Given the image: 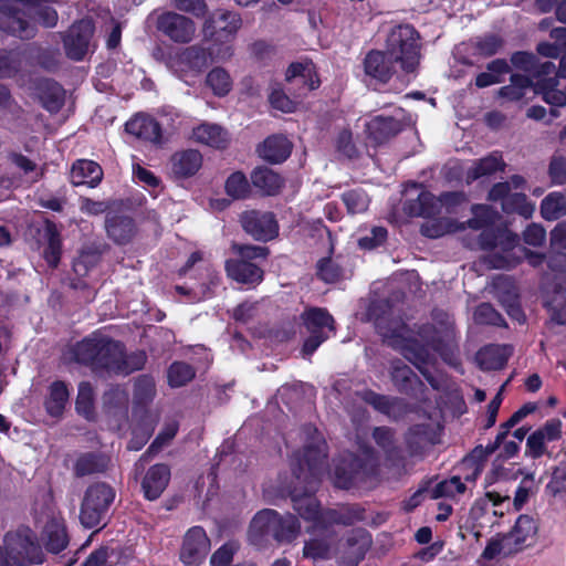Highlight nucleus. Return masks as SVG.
I'll list each match as a JSON object with an SVG mask.
<instances>
[{"instance_id": "20", "label": "nucleus", "mask_w": 566, "mask_h": 566, "mask_svg": "<svg viewBox=\"0 0 566 566\" xmlns=\"http://www.w3.org/2000/svg\"><path fill=\"white\" fill-rule=\"evenodd\" d=\"M438 442V428L430 423L415 424L406 433V444L411 455H423Z\"/></svg>"}, {"instance_id": "24", "label": "nucleus", "mask_w": 566, "mask_h": 566, "mask_svg": "<svg viewBox=\"0 0 566 566\" xmlns=\"http://www.w3.org/2000/svg\"><path fill=\"white\" fill-rule=\"evenodd\" d=\"M41 106L51 114L59 113L65 103V90L52 78H42L36 84Z\"/></svg>"}, {"instance_id": "10", "label": "nucleus", "mask_w": 566, "mask_h": 566, "mask_svg": "<svg viewBox=\"0 0 566 566\" xmlns=\"http://www.w3.org/2000/svg\"><path fill=\"white\" fill-rule=\"evenodd\" d=\"M242 229L254 240L268 242L279 234V223L271 211L247 210L239 218Z\"/></svg>"}, {"instance_id": "52", "label": "nucleus", "mask_w": 566, "mask_h": 566, "mask_svg": "<svg viewBox=\"0 0 566 566\" xmlns=\"http://www.w3.org/2000/svg\"><path fill=\"white\" fill-rule=\"evenodd\" d=\"M347 212L349 214L363 213L368 209L370 199L364 189H350L342 195Z\"/></svg>"}, {"instance_id": "38", "label": "nucleus", "mask_w": 566, "mask_h": 566, "mask_svg": "<svg viewBox=\"0 0 566 566\" xmlns=\"http://www.w3.org/2000/svg\"><path fill=\"white\" fill-rule=\"evenodd\" d=\"M537 532V525L533 517L528 515H521L513 527V530L505 534L511 544L518 552L530 538H533Z\"/></svg>"}, {"instance_id": "27", "label": "nucleus", "mask_w": 566, "mask_h": 566, "mask_svg": "<svg viewBox=\"0 0 566 566\" xmlns=\"http://www.w3.org/2000/svg\"><path fill=\"white\" fill-rule=\"evenodd\" d=\"M518 243L517 234L506 230L501 229V238L499 241V245L503 253H491L486 261L492 269H513L520 262L517 259H513L511 256V252Z\"/></svg>"}, {"instance_id": "13", "label": "nucleus", "mask_w": 566, "mask_h": 566, "mask_svg": "<svg viewBox=\"0 0 566 566\" xmlns=\"http://www.w3.org/2000/svg\"><path fill=\"white\" fill-rule=\"evenodd\" d=\"M125 350L124 343L99 328L72 345L67 354H126Z\"/></svg>"}, {"instance_id": "4", "label": "nucleus", "mask_w": 566, "mask_h": 566, "mask_svg": "<svg viewBox=\"0 0 566 566\" xmlns=\"http://www.w3.org/2000/svg\"><path fill=\"white\" fill-rule=\"evenodd\" d=\"M420 35L411 24H399L391 29L386 40L385 51L405 73H412L419 65Z\"/></svg>"}, {"instance_id": "39", "label": "nucleus", "mask_w": 566, "mask_h": 566, "mask_svg": "<svg viewBox=\"0 0 566 566\" xmlns=\"http://www.w3.org/2000/svg\"><path fill=\"white\" fill-rule=\"evenodd\" d=\"M488 72H481L475 77V86L489 87L504 81L503 75L510 73L511 67L505 59H495L486 64Z\"/></svg>"}, {"instance_id": "60", "label": "nucleus", "mask_w": 566, "mask_h": 566, "mask_svg": "<svg viewBox=\"0 0 566 566\" xmlns=\"http://www.w3.org/2000/svg\"><path fill=\"white\" fill-rule=\"evenodd\" d=\"M178 423L175 421L165 424L163 430L158 433L155 440L151 442L146 453L142 455L140 461L146 459L148 455L158 453L165 446H167L177 434Z\"/></svg>"}, {"instance_id": "29", "label": "nucleus", "mask_w": 566, "mask_h": 566, "mask_svg": "<svg viewBox=\"0 0 566 566\" xmlns=\"http://www.w3.org/2000/svg\"><path fill=\"white\" fill-rule=\"evenodd\" d=\"M196 142L216 149H226L230 143L228 132L218 124L203 123L192 129Z\"/></svg>"}, {"instance_id": "37", "label": "nucleus", "mask_w": 566, "mask_h": 566, "mask_svg": "<svg viewBox=\"0 0 566 566\" xmlns=\"http://www.w3.org/2000/svg\"><path fill=\"white\" fill-rule=\"evenodd\" d=\"M302 322L308 333H326L332 331L334 318L326 308L311 307L301 314Z\"/></svg>"}, {"instance_id": "53", "label": "nucleus", "mask_w": 566, "mask_h": 566, "mask_svg": "<svg viewBox=\"0 0 566 566\" xmlns=\"http://www.w3.org/2000/svg\"><path fill=\"white\" fill-rule=\"evenodd\" d=\"M195 377V369L182 361L170 365L167 371L168 385L172 388L182 387Z\"/></svg>"}, {"instance_id": "22", "label": "nucleus", "mask_w": 566, "mask_h": 566, "mask_svg": "<svg viewBox=\"0 0 566 566\" xmlns=\"http://www.w3.org/2000/svg\"><path fill=\"white\" fill-rule=\"evenodd\" d=\"M252 187L262 197L277 196L285 185V179L265 166L255 167L250 174Z\"/></svg>"}, {"instance_id": "63", "label": "nucleus", "mask_w": 566, "mask_h": 566, "mask_svg": "<svg viewBox=\"0 0 566 566\" xmlns=\"http://www.w3.org/2000/svg\"><path fill=\"white\" fill-rule=\"evenodd\" d=\"M451 231V223L448 219L438 218L424 222L420 228V233L429 239H438Z\"/></svg>"}, {"instance_id": "5", "label": "nucleus", "mask_w": 566, "mask_h": 566, "mask_svg": "<svg viewBox=\"0 0 566 566\" xmlns=\"http://www.w3.org/2000/svg\"><path fill=\"white\" fill-rule=\"evenodd\" d=\"M41 562V552L30 528L7 533L3 546H0V566H27Z\"/></svg>"}, {"instance_id": "64", "label": "nucleus", "mask_w": 566, "mask_h": 566, "mask_svg": "<svg viewBox=\"0 0 566 566\" xmlns=\"http://www.w3.org/2000/svg\"><path fill=\"white\" fill-rule=\"evenodd\" d=\"M546 491L553 496L566 492V462L554 469L552 479L546 485Z\"/></svg>"}, {"instance_id": "6", "label": "nucleus", "mask_w": 566, "mask_h": 566, "mask_svg": "<svg viewBox=\"0 0 566 566\" xmlns=\"http://www.w3.org/2000/svg\"><path fill=\"white\" fill-rule=\"evenodd\" d=\"M115 499V491L105 483L91 485L84 495L80 520L84 527L93 528L104 524L111 504Z\"/></svg>"}, {"instance_id": "50", "label": "nucleus", "mask_w": 566, "mask_h": 566, "mask_svg": "<svg viewBox=\"0 0 566 566\" xmlns=\"http://www.w3.org/2000/svg\"><path fill=\"white\" fill-rule=\"evenodd\" d=\"M502 210L506 214L517 213L524 218H530L534 211V205L523 192H514L502 202Z\"/></svg>"}, {"instance_id": "47", "label": "nucleus", "mask_w": 566, "mask_h": 566, "mask_svg": "<svg viewBox=\"0 0 566 566\" xmlns=\"http://www.w3.org/2000/svg\"><path fill=\"white\" fill-rule=\"evenodd\" d=\"M75 409L78 415L87 420L95 419V395L93 386L87 381L78 385V392L75 401Z\"/></svg>"}, {"instance_id": "2", "label": "nucleus", "mask_w": 566, "mask_h": 566, "mask_svg": "<svg viewBox=\"0 0 566 566\" xmlns=\"http://www.w3.org/2000/svg\"><path fill=\"white\" fill-rule=\"evenodd\" d=\"M432 318L437 324L415 325L416 329L401 323L384 334V343L407 354H429L430 349L436 354H453V322L446 312L438 310L432 312Z\"/></svg>"}, {"instance_id": "9", "label": "nucleus", "mask_w": 566, "mask_h": 566, "mask_svg": "<svg viewBox=\"0 0 566 566\" xmlns=\"http://www.w3.org/2000/svg\"><path fill=\"white\" fill-rule=\"evenodd\" d=\"M0 30L21 40H30L36 34L35 24L12 0H0Z\"/></svg>"}, {"instance_id": "58", "label": "nucleus", "mask_w": 566, "mask_h": 566, "mask_svg": "<svg viewBox=\"0 0 566 566\" xmlns=\"http://www.w3.org/2000/svg\"><path fill=\"white\" fill-rule=\"evenodd\" d=\"M472 214L473 217L467 221L468 227L472 230H481L494 223V212L486 205H473Z\"/></svg>"}, {"instance_id": "43", "label": "nucleus", "mask_w": 566, "mask_h": 566, "mask_svg": "<svg viewBox=\"0 0 566 566\" xmlns=\"http://www.w3.org/2000/svg\"><path fill=\"white\" fill-rule=\"evenodd\" d=\"M157 394L153 377L142 375L135 379L133 403L134 407H147L153 402Z\"/></svg>"}, {"instance_id": "33", "label": "nucleus", "mask_w": 566, "mask_h": 566, "mask_svg": "<svg viewBox=\"0 0 566 566\" xmlns=\"http://www.w3.org/2000/svg\"><path fill=\"white\" fill-rule=\"evenodd\" d=\"M359 397L376 410L391 418H399L406 411V405L401 399L389 398L371 390H364Z\"/></svg>"}, {"instance_id": "35", "label": "nucleus", "mask_w": 566, "mask_h": 566, "mask_svg": "<svg viewBox=\"0 0 566 566\" xmlns=\"http://www.w3.org/2000/svg\"><path fill=\"white\" fill-rule=\"evenodd\" d=\"M534 82L527 75L514 73L510 77V84L499 88L497 96L507 102L523 99L527 91L532 90Z\"/></svg>"}, {"instance_id": "55", "label": "nucleus", "mask_w": 566, "mask_h": 566, "mask_svg": "<svg viewBox=\"0 0 566 566\" xmlns=\"http://www.w3.org/2000/svg\"><path fill=\"white\" fill-rule=\"evenodd\" d=\"M474 321L480 325H492L496 327L506 326V322L502 314L490 303H481L478 305L474 311Z\"/></svg>"}, {"instance_id": "36", "label": "nucleus", "mask_w": 566, "mask_h": 566, "mask_svg": "<svg viewBox=\"0 0 566 566\" xmlns=\"http://www.w3.org/2000/svg\"><path fill=\"white\" fill-rule=\"evenodd\" d=\"M43 541L49 552L57 554L63 551L69 544L64 523L55 518L48 522L43 531Z\"/></svg>"}, {"instance_id": "12", "label": "nucleus", "mask_w": 566, "mask_h": 566, "mask_svg": "<svg viewBox=\"0 0 566 566\" xmlns=\"http://www.w3.org/2000/svg\"><path fill=\"white\" fill-rule=\"evenodd\" d=\"M376 469V460L371 454H367V461L361 462L360 459L349 457L337 464L335 469L334 483L337 488L349 489L357 482L364 481L367 476L374 474Z\"/></svg>"}, {"instance_id": "32", "label": "nucleus", "mask_w": 566, "mask_h": 566, "mask_svg": "<svg viewBox=\"0 0 566 566\" xmlns=\"http://www.w3.org/2000/svg\"><path fill=\"white\" fill-rule=\"evenodd\" d=\"M402 211L410 218H432L438 213L436 198L430 191L421 189L417 198L403 201Z\"/></svg>"}, {"instance_id": "57", "label": "nucleus", "mask_w": 566, "mask_h": 566, "mask_svg": "<svg viewBox=\"0 0 566 566\" xmlns=\"http://www.w3.org/2000/svg\"><path fill=\"white\" fill-rule=\"evenodd\" d=\"M515 547L516 546H513L511 544L506 535L497 536L489 541L488 545L485 546L482 553V557L488 560H492L499 555H511L513 553H516Z\"/></svg>"}, {"instance_id": "45", "label": "nucleus", "mask_w": 566, "mask_h": 566, "mask_svg": "<svg viewBox=\"0 0 566 566\" xmlns=\"http://www.w3.org/2000/svg\"><path fill=\"white\" fill-rule=\"evenodd\" d=\"M23 53L19 49H0V78H12L20 73Z\"/></svg>"}, {"instance_id": "46", "label": "nucleus", "mask_w": 566, "mask_h": 566, "mask_svg": "<svg viewBox=\"0 0 566 566\" xmlns=\"http://www.w3.org/2000/svg\"><path fill=\"white\" fill-rule=\"evenodd\" d=\"M566 214V198L562 192L548 193L541 202V216L547 221L558 220Z\"/></svg>"}, {"instance_id": "59", "label": "nucleus", "mask_w": 566, "mask_h": 566, "mask_svg": "<svg viewBox=\"0 0 566 566\" xmlns=\"http://www.w3.org/2000/svg\"><path fill=\"white\" fill-rule=\"evenodd\" d=\"M465 489V484L461 481L459 476H452L448 480L439 482L431 490V494L433 499L454 497L458 494L464 493Z\"/></svg>"}, {"instance_id": "21", "label": "nucleus", "mask_w": 566, "mask_h": 566, "mask_svg": "<svg viewBox=\"0 0 566 566\" xmlns=\"http://www.w3.org/2000/svg\"><path fill=\"white\" fill-rule=\"evenodd\" d=\"M125 130L145 142L156 145L163 144V129L160 124L151 116L137 114L125 124Z\"/></svg>"}, {"instance_id": "19", "label": "nucleus", "mask_w": 566, "mask_h": 566, "mask_svg": "<svg viewBox=\"0 0 566 566\" xmlns=\"http://www.w3.org/2000/svg\"><path fill=\"white\" fill-rule=\"evenodd\" d=\"M279 513L265 509L255 514L249 528V541L255 546L263 545L269 537L275 539V525H279Z\"/></svg>"}, {"instance_id": "42", "label": "nucleus", "mask_w": 566, "mask_h": 566, "mask_svg": "<svg viewBox=\"0 0 566 566\" xmlns=\"http://www.w3.org/2000/svg\"><path fill=\"white\" fill-rule=\"evenodd\" d=\"M69 396L66 384L60 380L54 381L50 386L49 397L45 400L46 411L53 417L61 416L69 401Z\"/></svg>"}, {"instance_id": "25", "label": "nucleus", "mask_w": 566, "mask_h": 566, "mask_svg": "<svg viewBox=\"0 0 566 566\" xmlns=\"http://www.w3.org/2000/svg\"><path fill=\"white\" fill-rule=\"evenodd\" d=\"M292 147L284 135H271L259 145L258 154L266 163L282 164L290 157Z\"/></svg>"}, {"instance_id": "44", "label": "nucleus", "mask_w": 566, "mask_h": 566, "mask_svg": "<svg viewBox=\"0 0 566 566\" xmlns=\"http://www.w3.org/2000/svg\"><path fill=\"white\" fill-rule=\"evenodd\" d=\"M252 184L244 172L237 170L232 172L224 182L226 193L233 200H244L251 196Z\"/></svg>"}, {"instance_id": "56", "label": "nucleus", "mask_w": 566, "mask_h": 566, "mask_svg": "<svg viewBox=\"0 0 566 566\" xmlns=\"http://www.w3.org/2000/svg\"><path fill=\"white\" fill-rule=\"evenodd\" d=\"M504 45V40L494 33H489L476 39L474 43L475 52L483 57L495 55Z\"/></svg>"}, {"instance_id": "41", "label": "nucleus", "mask_w": 566, "mask_h": 566, "mask_svg": "<svg viewBox=\"0 0 566 566\" xmlns=\"http://www.w3.org/2000/svg\"><path fill=\"white\" fill-rule=\"evenodd\" d=\"M103 409L109 415H127L128 394L120 386H113L102 397Z\"/></svg>"}, {"instance_id": "61", "label": "nucleus", "mask_w": 566, "mask_h": 566, "mask_svg": "<svg viewBox=\"0 0 566 566\" xmlns=\"http://www.w3.org/2000/svg\"><path fill=\"white\" fill-rule=\"evenodd\" d=\"M316 275L325 283H336L343 276L342 268L327 258H322L316 264Z\"/></svg>"}, {"instance_id": "31", "label": "nucleus", "mask_w": 566, "mask_h": 566, "mask_svg": "<svg viewBox=\"0 0 566 566\" xmlns=\"http://www.w3.org/2000/svg\"><path fill=\"white\" fill-rule=\"evenodd\" d=\"M44 239L46 244L43 249L42 256L51 269H56L62 256V238L56 224L46 219L44 221Z\"/></svg>"}, {"instance_id": "34", "label": "nucleus", "mask_w": 566, "mask_h": 566, "mask_svg": "<svg viewBox=\"0 0 566 566\" xmlns=\"http://www.w3.org/2000/svg\"><path fill=\"white\" fill-rule=\"evenodd\" d=\"M506 164L499 151H493L488 156L474 161L473 166L467 171L468 182L475 181L482 177L491 176L497 171H504Z\"/></svg>"}, {"instance_id": "23", "label": "nucleus", "mask_w": 566, "mask_h": 566, "mask_svg": "<svg viewBox=\"0 0 566 566\" xmlns=\"http://www.w3.org/2000/svg\"><path fill=\"white\" fill-rule=\"evenodd\" d=\"M103 176V169L96 161L76 159L72 164L70 182L74 187L87 186L88 188H95L102 182Z\"/></svg>"}, {"instance_id": "18", "label": "nucleus", "mask_w": 566, "mask_h": 566, "mask_svg": "<svg viewBox=\"0 0 566 566\" xmlns=\"http://www.w3.org/2000/svg\"><path fill=\"white\" fill-rule=\"evenodd\" d=\"M203 157L197 149L176 151L170 157V171L175 180H185L195 176L202 167Z\"/></svg>"}, {"instance_id": "49", "label": "nucleus", "mask_w": 566, "mask_h": 566, "mask_svg": "<svg viewBox=\"0 0 566 566\" xmlns=\"http://www.w3.org/2000/svg\"><path fill=\"white\" fill-rule=\"evenodd\" d=\"M206 83L218 97L227 96L232 90V78L222 67H213L207 74Z\"/></svg>"}, {"instance_id": "40", "label": "nucleus", "mask_w": 566, "mask_h": 566, "mask_svg": "<svg viewBox=\"0 0 566 566\" xmlns=\"http://www.w3.org/2000/svg\"><path fill=\"white\" fill-rule=\"evenodd\" d=\"M217 59L216 53L212 52V45L203 48L199 44L188 46L181 55L182 62L188 65L191 70L201 72L203 71L210 61Z\"/></svg>"}, {"instance_id": "15", "label": "nucleus", "mask_w": 566, "mask_h": 566, "mask_svg": "<svg viewBox=\"0 0 566 566\" xmlns=\"http://www.w3.org/2000/svg\"><path fill=\"white\" fill-rule=\"evenodd\" d=\"M364 72L373 80L386 84L399 69V64L385 50H370L363 61Z\"/></svg>"}, {"instance_id": "28", "label": "nucleus", "mask_w": 566, "mask_h": 566, "mask_svg": "<svg viewBox=\"0 0 566 566\" xmlns=\"http://www.w3.org/2000/svg\"><path fill=\"white\" fill-rule=\"evenodd\" d=\"M224 268L230 279L242 284H259L263 280V270L259 265L245 260H227Z\"/></svg>"}, {"instance_id": "30", "label": "nucleus", "mask_w": 566, "mask_h": 566, "mask_svg": "<svg viewBox=\"0 0 566 566\" xmlns=\"http://www.w3.org/2000/svg\"><path fill=\"white\" fill-rule=\"evenodd\" d=\"M296 78L302 80L303 86L306 87L307 91H314L321 86L317 67L312 60L292 62L289 65L285 72V81L291 83Z\"/></svg>"}, {"instance_id": "14", "label": "nucleus", "mask_w": 566, "mask_h": 566, "mask_svg": "<svg viewBox=\"0 0 566 566\" xmlns=\"http://www.w3.org/2000/svg\"><path fill=\"white\" fill-rule=\"evenodd\" d=\"M158 30L176 43H188L196 31L195 22L176 12H165L157 21Z\"/></svg>"}, {"instance_id": "17", "label": "nucleus", "mask_w": 566, "mask_h": 566, "mask_svg": "<svg viewBox=\"0 0 566 566\" xmlns=\"http://www.w3.org/2000/svg\"><path fill=\"white\" fill-rule=\"evenodd\" d=\"M405 123L394 116L376 115L366 123L367 138L375 145H382L396 137Z\"/></svg>"}, {"instance_id": "62", "label": "nucleus", "mask_w": 566, "mask_h": 566, "mask_svg": "<svg viewBox=\"0 0 566 566\" xmlns=\"http://www.w3.org/2000/svg\"><path fill=\"white\" fill-rule=\"evenodd\" d=\"M388 238V230L385 227H373L370 232L358 239V247L363 250H374L381 247Z\"/></svg>"}, {"instance_id": "3", "label": "nucleus", "mask_w": 566, "mask_h": 566, "mask_svg": "<svg viewBox=\"0 0 566 566\" xmlns=\"http://www.w3.org/2000/svg\"><path fill=\"white\" fill-rule=\"evenodd\" d=\"M241 25V15L229 10H217L206 19L203 39L212 45L217 60H227L233 55V41Z\"/></svg>"}, {"instance_id": "1", "label": "nucleus", "mask_w": 566, "mask_h": 566, "mask_svg": "<svg viewBox=\"0 0 566 566\" xmlns=\"http://www.w3.org/2000/svg\"><path fill=\"white\" fill-rule=\"evenodd\" d=\"M306 442L302 455H297V470L294 469L298 484L291 492L294 510L306 521L314 522V528L332 524L353 525L365 518V511L358 505L342 506L322 512L318 501L313 496L326 471L327 446L323 436L312 426L303 429Z\"/></svg>"}, {"instance_id": "48", "label": "nucleus", "mask_w": 566, "mask_h": 566, "mask_svg": "<svg viewBox=\"0 0 566 566\" xmlns=\"http://www.w3.org/2000/svg\"><path fill=\"white\" fill-rule=\"evenodd\" d=\"M34 9V18L44 28H54L59 21L57 11L49 0H20Z\"/></svg>"}, {"instance_id": "11", "label": "nucleus", "mask_w": 566, "mask_h": 566, "mask_svg": "<svg viewBox=\"0 0 566 566\" xmlns=\"http://www.w3.org/2000/svg\"><path fill=\"white\" fill-rule=\"evenodd\" d=\"M210 539L201 526H193L184 536L179 558L185 566H200L210 552Z\"/></svg>"}, {"instance_id": "51", "label": "nucleus", "mask_w": 566, "mask_h": 566, "mask_svg": "<svg viewBox=\"0 0 566 566\" xmlns=\"http://www.w3.org/2000/svg\"><path fill=\"white\" fill-rule=\"evenodd\" d=\"M279 525H275V541L291 542L297 537L301 531L298 520L292 514L280 515Z\"/></svg>"}, {"instance_id": "26", "label": "nucleus", "mask_w": 566, "mask_h": 566, "mask_svg": "<svg viewBox=\"0 0 566 566\" xmlns=\"http://www.w3.org/2000/svg\"><path fill=\"white\" fill-rule=\"evenodd\" d=\"M170 480V469L164 463L149 468L145 474L142 489L145 497L149 501L157 500L167 488Z\"/></svg>"}, {"instance_id": "54", "label": "nucleus", "mask_w": 566, "mask_h": 566, "mask_svg": "<svg viewBox=\"0 0 566 566\" xmlns=\"http://www.w3.org/2000/svg\"><path fill=\"white\" fill-rule=\"evenodd\" d=\"M106 468V459L94 453H86L80 457L75 463L74 471L77 476L101 472Z\"/></svg>"}, {"instance_id": "7", "label": "nucleus", "mask_w": 566, "mask_h": 566, "mask_svg": "<svg viewBox=\"0 0 566 566\" xmlns=\"http://www.w3.org/2000/svg\"><path fill=\"white\" fill-rule=\"evenodd\" d=\"M146 356H75L76 361L91 367L101 377L111 375L127 376L145 365Z\"/></svg>"}, {"instance_id": "16", "label": "nucleus", "mask_w": 566, "mask_h": 566, "mask_svg": "<svg viewBox=\"0 0 566 566\" xmlns=\"http://www.w3.org/2000/svg\"><path fill=\"white\" fill-rule=\"evenodd\" d=\"M105 231L115 244L126 245L135 238L137 226L132 216L122 211H111L105 217Z\"/></svg>"}, {"instance_id": "8", "label": "nucleus", "mask_w": 566, "mask_h": 566, "mask_svg": "<svg viewBox=\"0 0 566 566\" xmlns=\"http://www.w3.org/2000/svg\"><path fill=\"white\" fill-rule=\"evenodd\" d=\"M95 32L92 19H80L71 24L62 36L65 55L75 62L83 61L90 50Z\"/></svg>"}]
</instances>
